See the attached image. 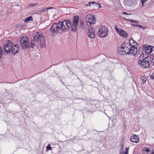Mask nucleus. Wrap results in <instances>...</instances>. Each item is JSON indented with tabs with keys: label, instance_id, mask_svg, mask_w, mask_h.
<instances>
[{
	"label": "nucleus",
	"instance_id": "1",
	"mask_svg": "<svg viewBox=\"0 0 154 154\" xmlns=\"http://www.w3.org/2000/svg\"><path fill=\"white\" fill-rule=\"evenodd\" d=\"M70 21H59L58 23H54L51 26L50 31L53 35H55L58 33L65 32L69 30L68 27L70 26Z\"/></svg>",
	"mask_w": 154,
	"mask_h": 154
},
{
	"label": "nucleus",
	"instance_id": "2",
	"mask_svg": "<svg viewBox=\"0 0 154 154\" xmlns=\"http://www.w3.org/2000/svg\"><path fill=\"white\" fill-rule=\"evenodd\" d=\"M31 45L32 48H35L39 45L41 48L45 46V38L43 34H39L38 32L35 34L33 39H31Z\"/></svg>",
	"mask_w": 154,
	"mask_h": 154
},
{
	"label": "nucleus",
	"instance_id": "3",
	"mask_svg": "<svg viewBox=\"0 0 154 154\" xmlns=\"http://www.w3.org/2000/svg\"><path fill=\"white\" fill-rule=\"evenodd\" d=\"M3 47L5 51L7 53L11 52L13 55H14L19 51V45L17 44H14L11 40L6 41L4 43Z\"/></svg>",
	"mask_w": 154,
	"mask_h": 154
},
{
	"label": "nucleus",
	"instance_id": "4",
	"mask_svg": "<svg viewBox=\"0 0 154 154\" xmlns=\"http://www.w3.org/2000/svg\"><path fill=\"white\" fill-rule=\"evenodd\" d=\"M138 53H141L140 56L139 57V60L138 61V64L143 68H147L149 66V63L151 60V58L147 56L143 58L144 57V53L140 49L138 51Z\"/></svg>",
	"mask_w": 154,
	"mask_h": 154
},
{
	"label": "nucleus",
	"instance_id": "5",
	"mask_svg": "<svg viewBox=\"0 0 154 154\" xmlns=\"http://www.w3.org/2000/svg\"><path fill=\"white\" fill-rule=\"evenodd\" d=\"M66 21H70V26L68 27L69 30L70 28H71V30L72 31L75 32L76 31L77 27L78 26V24L79 22V17L77 15L75 16L73 19V21L71 22L70 20H65Z\"/></svg>",
	"mask_w": 154,
	"mask_h": 154
},
{
	"label": "nucleus",
	"instance_id": "6",
	"mask_svg": "<svg viewBox=\"0 0 154 154\" xmlns=\"http://www.w3.org/2000/svg\"><path fill=\"white\" fill-rule=\"evenodd\" d=\"M20 42L22 48L25 50L27 48H32V46L31 45V43H29V39L26 36H23L20 39Z\"/></svg>",
	"mask_w": 154,
	"mask_h": 154
},
{
	"label": "nucleus",
	"instance_id": "7",
	"mask_svg": "<svg viewBox=\"0 0 154 154\" xmlns=\"http://www.w3.org/2000/svg\"><path fill=\"white\" fill-rule=\"evenodd\" d=\"M130 47L123 46V44H122L121 46L118 48V51L119 54L121 55H126L130 54V51H129Z\"/></svg>",
	"mask_w": 154,
	"mask_h": 154
},
{
	"label": "nucleus",
	"instance_id": "8",
	"mask_svg": "<svg viewBox=\"0 0 154 154\" xmlns=\"http://www.w3.org/2000/svg\"><path fill=\"white\" fill-rule=\"evenodd\" d=\"M85 22L88 26H91L95 23L96 21L94 15L90 14L88 15L85 17Z\"/></svg>",
	"mask_w": 154,
	"mask_h": 154
},
{
	"label": "nucleus",
	"instance_id": "9",
	"mask_svg": "<svg viewBox=\"0 0 154 154\" xmlns=\"http://www.w3.org/2000/svg\"><path fill=\"white\" fill-rule=\"evenodd\" d=\"M108 30L107 28L102 26L99 28L97 34L101 37H104L107 35Z\"/></svg>",
	"mask_w": 154,
	"mask_h": 154
},
{
	"label": "nucleus",
	"instance_id": "10",
	"mask_svg": "<svg viewBox=\"0 0 154 154\" xmlns=\"http://www.w3.org/2000/svg\"><path fill=\"white\" fill-rule=\"evenodd\" d=\"M140 50H141V52L143 51V52H144L149 54H151L152 52V46L144 45H143V48L140 49Z\"/></svg>",
	"mask_w": 154,
	"mask_h": 154
},
{
	"label": "nucleus",
	"instance_id": "11",
	"mask_svg": "<svg viewBox=\"0 0 154 154\" xmlns=\"http://www.w3.org/2000/svg\"><path fill=\"white\" fill-rule=\"evenodd\" d=\"M130 140L132 142L137 143L139 141V137L138 135L133 134L131 136Z\"/></svg>",
	"mask_w": 154,
	"mask_h": 154
},
{
	"label": "nucleus",
	"instance_id": "12",
	"mask_svg": "<svg viewBox=\"0 0 154 154\" xmlns=\"http://www.w3.org/2000/svg\"><path fill=\"white\" fill-rule=\"evenodd\" d=\"M88 36L89 38H94L95 37L94 30L92 28H91L88 29Z\"/></svg>",
	"mask_w": 154,
	"mask_h": 154
},
{
	"label": "nucleus",
	"instance_id": "13",
	"mask_svg": "<svg viewBox=\"0 0 154 154\" xmlns=\"http://www.w3.org/2000/svg\"><path fill=\"white\" fill-rule=\"evenodd\" d=\"M119 34L121 36L127 38L128 35V34L125 31L122 29H120V32L119 33Z\"/></svg>",
	"mask_w": 154,
	"mask_h": 154
},
{
	"label": "nucleus",
	"instance_id": "14",
	"mask_svg": "<svg viewBox=\"0 0 154 154\" xmlns=\"http://www.w3.org/2000/svg\"><path fill=\"white\" fill-rule=\"evenodd\" d=\"M129 45H131V43H133V46L137 47V43L134 41L132 38H131L129 40Z\"/></svg>",
	"mask_w": 154,
	"mask_h": 154
},
{
	"label": "nucleus",
	"instance_id": "15",
	"mask_svg": "<svg viewBox=\"0 0 154 154\" xmlns=\"http://www.w3.org/2000/svg\"><path fill=\"white\" fill-rule=\"evenodd\" d=\"M128 46H129V47H131V48H133V49H134V51H133L132 52V54H134V55H135L137 53V47L134 46L133 45L132 46L131 45H129V44Z\"/></svg>",
	"mask_w": 154,
	"mask_h": 154
},
{
	"label": "nucleus",
	"instance_id": "16",
	"mask_svg": "<svg viewBox=\"0 0 154 154\" xmlns=\"http://www.w3.org/2000/svg\"><path fill=\"white\" fill-rule=\"evenodd\" d=\"M32 17V16H29L26 18V19L24 20L25 23L28 22L31 20H33Z\"/></svg>",
	"mask_w": 154,
	"mask_h": 154
},
{
	"label": "nucleus",
	"instance_id": "17",
	"mask_svg": "<svg viewBox=\"0 0 154 154\" xmlns=\"http://www.w3.org/2000/svg\"><path fill=\"white\" fill-rule=\"evenodd\" d=\"M140 79L142 81V83L143 84L145 83L147 80L146 77V76L145 75L141 76Z\"/></svg>",
	"mask_w": 154,
	"mask_h": 154
},
{
	"label": "nucleus",
	"instance_id": "18",
	"mask_svg": "<svg viewBox=\"0 0 154 154\" xmlns=\"http://www.w3.org/2000/svg\"><path fill=\"white\" fill-rule=\"evenodd\" d=\"M143 150L147 152H149L150 151V148L145 147L143 148Z\"/></svg>",
	"mask_w": 154,
	"mask_h": 154
},
{
	"label": "nucleus",
	"instance_id": "19",
	"mask_svg": "<svg viewBox=\"0 0 154 154\" xmlns=\"http://www.w3.org/2000/svg\"><path fill=\"white\" fill-rule=\"evenodd\" d=\"M3 55V51L1 47L0 46V58H1Z\"/></svg>",
	"mask_w": 154,
	"mask_h": 154
},
{
	"label": "nucleus",
	"instance_id": "20",
	"mask_svg": "<svg viewBox=\"0 0 154 154\" xmlns=\"http://www.w3.org/2000/svg\"><path fill=\"white\" fill-rule=\"evenodd\" d=\"M92 4H95L97 5H98V6L97 7V8H101V6L100 4L95 3V2H92Z\"/></svg>",
	"mask_w": 154,
	"mask_h": 154
},
{
	"label": "nucleus",
	"instance_id": "21",
	"mask_svg": "<svg viewBox=\"0 0 154 154\" xmlns=\"http://www.w3.org/2000/svg\"><path fill=\"white\" fill-rule=\"evenodd\" d=\"M115 29L116 30L117 33H119L120 32V29H119L118 28L116 25H115Z\"/></svg>",
	"mask_w": 154,
	"mask_h": 154
},
{
	"label": "nucleus",
	"instance_id": "22",
	"mask_svg": "<svg viewBox=\"0 0 154 154\" xmlns=\"http://www.w3.org/2000/svg\"><path fill=\"white\" fill-rule=\"evenodd\" d=\"M38 4V3H30L29 5V6H35Z\"/></svg>",
	"mask_w": 154,
	"mask_h": 154
},
{
	"label": "nucleus",
	"instance_id": "23",
	"mask_svg": "<svg viewBox=\"0 0 154 154\" xmlns=\"http://www.w3.org/2000/svg\"><path fill=\"white\" fill-rule=\"evenodd\" d=\"M150 62V64L154 66V56L152 57Z\"/></svg>",
	"mask_w": 154,
	"mask_h": 154
},
{
	"label": "nucleus",
	"instance_id": "24",
	"mask_svg": "<svg viewBox=\"0 0 154 154\" xmlns=\"http://www.w3.org/2000/svg\"><path fill=\"white\" fill-rule=\"evenodd\" d=\"M129 51H130V54H132V52L134 51V49H133V48L131 47H130V48H129Z\"/></svg>",
	"mask_w": 154,
	"mask_h": 154
},
{
	"label": "nucleus",
	"instance_id": "25",
	"mask_svg": "<svg viewBox=\"0 0 154 154\" xmlns=\"http://www.w3.org/2000/svg\"><path fill=\"white\" fill-rule=\"evenodd\" d=\"M47 150H51V147L50 144H49L46 147Z\"/></svg>",
	"mask_w": 154,
	"mask_h": 154
},
{
	"label": "nucleus",
	"instance_id": "26",
	"mask_svg": "<svg viewBox=\"0 0 154 154\" xmlns=\"http://www.w3.org/2000/svg\"><path fill=\"white\" fill-rule=\"evenodd\" d=\"M47 11H47V8H43L40 11L41 12H46Z\"/></svg>",
	"mask_w": 154,
	"mask_h": 154
},
{
	"label": "nucleus",
	"instance_id": "27",
	"mask_svg": "<svg viewBox=\"0 0 154 154\" xmlns=\"http://www.w3.org/2000/svg\"><path fill=\"white\" fill-rule=\"evenodd\" d=\"M131 0H124V3L127 4L128 2H131Z\"/></svg>",
	"mask_w": 154,
	"mask_h": 154
},
{
	"label": "nucleus",
	"instance_id": "28",
	"mask_svg": "<svg viewBox=\"0 0 154 154\" xmlns=\"http://www.w3.org/2000/svg\"><path fill=\"white\" fill-rule=\"evenodd\" d=\"M124 19L128 21H129L131 22H134V20H130L128 19H127L126 18H124Z\"/></svg>",
	"mask_w": 154,
	"mask_h": 154
},
{
	"label": "nucleus",
	"instance_id": "29",
	"mask_svg": "<svg viewBox=\"0 0 154 154\" xmlns=\"http://www.w3.org/2000/svg\"><path fill=\"white\" fill-rule=\"evenodd\" d=\"M150 78L152 79H154V71L153 73L150 76Z\"/></svg>",
	"mask_w": 154,
	"mask_h": 154
},
{
	"label": "nucleus",
	"instance_id": "30",
	"mask_svg": "<svg viewBox=\"0 0 154 154\" xmlns=\"http://www.w3.org/2000/svg\"><path fill=\"white\" fill-rule=\"evenodd\" d=\"M145 1H147V0H141L142 6H143L144 5V4L145 3Z\"/></svg>",
	"mask_w": 154,
	"mask_h": 154
},
{
	"label": "nucleus",
	"instance_id": "31",
	"mask_svg": "<svg viewBox=\"0 0 154 154\" xmlns=\"http://www.w3.org/2000/svg\"><path fill=\"white\" fill-rule=\"evenodd\" d=\"M137 26L139 27L140 28H142L143 29H145L146 28V27H143V26H142L139 25H137Z\"/></svg>",
	"mask_w": 154,
	"mask_h": 154
},
{
	"label": "nucleus",
	"instance_id": "32",
	"mask_svg": "<svg viewBox=\"0 0 154 154\" xmlns=\"http://www.w3.org/2000/svg\"><path fill=\"white\" fill-rule=\"evenodd\" d=\"M152 52H153V53L152 54H151V55L153 54H154V47H152Z\"/></svg>",
	"mask_w": 154,
	"mask_h": 154
},
{
	"label": "nucleus",
	"instance_id": "33",
	"mask_svg": "<svg viewBox=\"0 0 154 154\" xmlns=\"http://www.w3.org/2000/svg\"><path fill=\"white\" fill-rule=\"evenodd\" d=\"M123 44V46L124 47H125V46H126V45L127 44H128V42H125Z\"/></svg>",
	"mask_w": 154,
	"mask_h": 154
},
{
	"label": "nucleus",
	"instance_id": "34",
	"mask_svg": "<svg viewBox=\"0 0 154 154\" xmlns=\"http://www.w3.org/2000/svg\"><path fill=\"white\" fill-rule=\"evenodd\" d=\"M89 2L88 3V5H86V6H89L90 7L91 6V4H92V2Z\"/></svg>",
	"mask_w": 154,
	"mask_h": 154
},
{
	"label": "nucleus",
	"instance_id": "35",
	"mask_svg": "<svg viewBox=\"0 0 154 154\" xmlns=\"http://www.w3.org/2000/svg\"><path fill=\"white\" fill-rule=\"evenodd\" d=\"M54 8L53 7H48V8H47V11H48V10L49 9H53Z\"/></svg>",
	"mask_w": 154,
	"mask_h": 154
},
{
	"label": "nucleus",
	"instance_id": "36",
	"mask_svg": "<svg viewBox=\"0 0 154 154\" xmlns=\"http://www.w3.org/2000/svg\"><path fill=\"white\" fill-rule=\"evenodd\" d=\"M129 149V148H125V152L127 151V152L128 153V150Z\"/></svg>",
	"mask_w": 154,
	"mask_h": 154
},
{
	"label": "nucleus",
	"instance_id": "37",
	"mask_svg": "<svg viewBox=\"0 0 154 154\" xmlns=\"http://www.w3.org/2000/svg\"><path fill=\"white\" fill-rule=\"evenodd\" d=\"M122 13H123V14H126V15L129 14L127 13L126 12H123Z\"/></svg>",
	"mask_w": 154,
	"mask_h": 154
},
{
	"label": "nucleus",
	"instance_id": "38",
	"mask_svg": "<svg viewBox=\"0 0 154 154\" xmlns=\"http://www.w3.org/2000/svg\"><path fill=\"white\" fill-rule=\"evenodd\" d=\"M92 4L93 5V6H96V7H97L98 6V5H97L95 4Z\"/></svg>",
	"mask_w": 154,
	"mask_h": 154
},
{
	"label": "nucleus",
	"instance_id": "39",
	"mask_svg": "<svg viewBox=\"0 0 154 154\" xmlns=\"http://www.w3.org/2000/svg\"><path fill=\"white\" fill-rule=\"evenodd\" d=\"M131 25L134 26H137V24H134L132 23L131 24Z\"/></svg>",
	"mask_w": 154,
	"mask_h": 154
},
{
	"label": "nucleus",
	"instance_id": "40",
	"mask_svg": "<svg viewBox=\"0 0 154 154\" xmlns=\"http://www.w3.org/2000/svg\"><path fill=\"white\" fill-rule=\"evenodd\" d=\"M134 23H139L137 21L135 20H134Z\"/></svg>",
	"mask_w": 154,
	"mask_h": 154
},
{
	"label": "nucleus",
	"instance_id": "41",
	"mask_svg": "<svg viewBox=\"0 0 154 154\" xmlns=\"http://www.w3.org/2000/svg\"><path fill=\"white\" fill-rule=\"evenodd\" d=\"M84 23V22H81L80 23V24L82 26V25H83Z\"/></svg>",
	"mask_w": 154,
	"mask_h": 154
},
{
	"label": "nucleus",
	"instance_id": "42",
	"mask_svg": "<svg viewBox=\"0 0 154 154\" xmlns=\"http://www.w3.org/2000/svg\"><path fill=\"white\" fill-rule=\"evenodd\" d=\"M125 154H128V152H127V151L125 152Z\"/></svg>",
	"mask_w": 154,
	"mask_h": 154
},
{
	"label": "nucleus",
	"instance_id": "43",
	"mask_svg": "<svg viewBox=\"0 0 154 154\" xmlns=\"http://www.w3.org/2000/svg\"><path fill=\"white\" fill-rule=\"evenodd\" d=\"M150 154H154V152H151Z\"/></svg>",
	"mask_w": 154,
	"mask_h": 154
},
{
	"label": "nucleus",
	"instance_id": "44",
	"mask_svg": "<svg viewBox=\"0 0 154 154\" xmlns=\"http://www.w3.org/2000/svg\"><path fill=\"white\" fill-rule=\"evenodd\" d=\"M119 154H123L122 153V152H120Z\"/></svg>",
	"mask_w": 154,
	"mask_h": 154
},
{
	"label": "nucleus",
	"instance_id": "45",
	"mask_svg": "<svg viewBox=\"0 0 154 154\" xmlns=\"http://www.w3.org/2000/svg\"><path fill=\"white\" fill-rule=\"evenodd\" d=\"M17 6H20V5H17Z\"/></svg>",
	"mask_w": 154,
	"mask_h": 154
}]
</instances>
